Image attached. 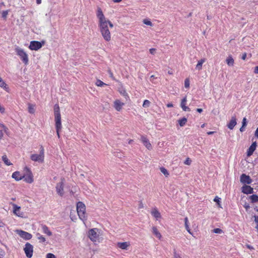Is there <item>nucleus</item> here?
<instances>
[{"mask_svg":"<svg viewBox=\"0 0 258 258\" xmlns=\"http://www.w3.org/2000/svg\"><path fill=\"white\" fill-rule=\"evenodd\" d=\"M108 25H109L110 28L113 27L112 23L109 21L99 23L101 34L103 38L107 41H109L111 39V35L108 29Z\"/></svg>","mask_w":258,"mask_h":258,"instance_id":"obj_1","label":"nucleus"},{"mask_svg":"<svg viewBox=\"0 0 258 258\" xmlns=\"http://www.w3.org/2000/svg\"><path fill=\"white\" fill-rule=\"evenodd\" d=\"M54 110L56 133L58 137L59 138V131L61 128V123L59 107L57 104L54 105Z\"/></svg>","mask_w":258,"mask_h":258,"instance_id":"obj_2","label":"nucleus"},{"mask_svg":"<svg viewBox=\"0 0 258 258\" xmlns=\"http://www.w3.org/2000/svg\"><path fill=\"white\" fill-rule=\"evenodd\" d=\"M77 211L80 219L84 222L87 219L85 204L81 202H79L77 204Z\"/></svg>","mask_w":258,"mask_h":258,"instance_id":"obj_3","label":"nucleus"},{"mask_svg":"<svg viewBox=\"0 0 258 258\" xmlns=\"http://www.w3.org/2000/svg\"><path fill=\"white\" fill-rule=\"evenodd\" d=\"M30 159L35 162L43 163L44 160V149L42 146L40 147V151L39 154H33L30 156Z\"/></svg>","mask_w":258,"mask_h":258,"instance_id":"obj_4","label":"nucleus"},{"mask_svg":"<svg viewBox=\"0 0 258 258\" xmlns=\"http://www.w3.org/2000/svg\"><path fill=\"white\" fill-rule=\"evenodd\" d=\"M15 51L17 55L20 56L23 62L25 64H27L28 62V57L27 53L24 51L23 49L18 47L15 48Z\"/></svg>","mask_w":258,"mask_h":258,"instance_id":"obj_5","label":"nucleus"},{"mask_svg":"<svg viewBox=\"0 0 258 258\" xmlns=\"http://www.w3.org/2000/svg\"><path fill=\"white\" fill-rule=\"evenodd\" d=\"M26 171V174L23 176V178H24V180L27 182L31 183L33 181V174L29 168L26 167L25 168Z\"/></svg>","mask_w":258,"mask_h":258,"instance_id":"obj_6","label":"nucleus"},{"mask_svg":"<svg viewBox=\"0 0 258 258\" xmlns=\"http://www.w3.org/2000/svg\"><path fill=\"white\" fill-rule=\"evenodd\" d=\"M24 250L27 257L31 258L32 256L33 252V246L32 244L27 242L25 244Z\"/></svg>","mask_w":258,"mask_h":258,"instance_id":"obj_7","label":"nucleus"},{"mask_svg":"<svg viewBox=\"0 0 258 258\" xmlns=\"http://www.w3.org/2000/svg\"><path fill=\"white\" fill-rule=\"evenodd\" d=\"M97 231L98 229L97 228H93L89 231L88 237L91 241L96 242L99 236Z\"/></svg>","mask_w":258,"mask_h":258,"instance_id":"obj_8","label":"nucleus"},{"mask_svg":"<svg viewBox=\"0 0 258 258\" xmlns=\"http://www.w3.org/2000/svg\"><path fill=\"white\" fill-rule=\"evenodd\" d=\"M17 233L22 238L25 239V240H29L30 239L32 235L26 231L21 230H17L16 231Z\"/></svg>","mask_w":258,"mask_h":258,"instance_id":"obj_9","label":"nucleus"},{"mask_svg":"<svg viewBox=\"0 0 258 258\" xmlns=\"http://www.w3.org/2000/svg\"><path fill=\"white\" fill-rule=\"evenodd\" d=\"M42 44L41 42L37 41H32L30 42L29 48L31 50H37L41 48Z\"/></svg>","mask_w":258,"mask_h":258,"instance_id":"obj_10","label":"nucleus"},{"mask_svg":"<svg viewBox=\"0 0 258 258\" xmlns=\"http://www.w3.org/2000/svg\"><path fill=\"white\" fill-rule=\"evenodd\" d=\"M97 17L99 19V23H101L102 22H105L106 21H108V20H107L104 17V15L103 14V12L101 9V8H98L97 9Z\"/></svg>","mask_w":258,"mask_h":258,"instance_id":"obj_11","label":"nucleus"},{"mask_svg":"<svg viewBox=\"0 0 258 258\" xmlns=\"http://www.w3.org/2000/svg\"><path fill=\"white\" fill-rule=\"evenodd\" d=\"M240 181L242 183L249 184L251 183L252 180L248 175L242 174L240 176Z\"/></svg>","mask_w":258,"mask_h":258,"instance_id":"obj_12","label":"nucleus"},{"mask_svg":"<svg viewBox=\"0 0 258 258\" xmlns=\"http://www.w3.org/2000/svg\"><path fill=\"white\" fill-rule=\"evenodd\" d=\"M56 190L57 194L60 196H62L63 195V183L61 181L57 183L56 185Z\"/></svg>","mask_w":258,"mask_h":258,"instance_id":"obj_13","label":"nucleus"},{"mask_svg":"<svg viewBox=\"0 0 258 258\" xmlns=\"http://www.w3.org/2000/svg\"><path fill=\"white\" fill-rule=\"evenodd\" d=\"M13 212L18 217H23V213L20 211V207L18 206L16 204H13Z\"/></svg>","mask_w":258,"mask_h":258,"instance_id":"obj_14","label":"nucleus"},{"mask_svg":"<svg viewBox=\"0 0 258 258\" xmlns=\"http://www.w3.org/2000/svg\"><path fill=\"white\" fill-rule=\"evenodd\" d=\"M256 147V142H254L251 145V146L249 147L247 151V156H250L252 155L253 152L255 151Z\"/></svg>","mask_w":258,"mask_h":258,"instance_id":"obj_15","label":"nucleus"},{"mask_svg":"<svg viewBox=\"0 0 258 258\" xmlns=\"http://www.w3.org/2000/svg\"><path fill=\"white\" fill-rule=\"evenodd\" d=\"M141 141L144 145L148 149L151 150L152 149V145L150 143L149 141L144 136L141 137Z\"/></svg>","mask_w":258,"mask_h":258,"instance_id":"obj_16","label":"nucleus"},{"mask_svg":"<svg viewBox=\"0 0 258 258\" xmlns=\"http://www.w3.org/2000/svg\"><path fill=\"white\" fill-rule=\"evenodd\" d=\"M41 229L42 232L45 234L47 236H50L52 235V232L50 231L48 227L45 225H41Z\"/></svg>","mask_w":258,"mask_h":258,"instance_id":"obj_17","label":"nucleus"},{"mask_svg":"<svg viewBox=\"0 0 258 258\" xmlns=\"http://www.w3.org/2000/svg\"><path fill=\"white\" fill-rule=\"evenodd\" d=\"M236 118L235 116H232L230 122L227 124L228 127L230 130H232L236 124Z\"/></svg>","mask_w":258,"mask_h":258,"instance_id":"obj_18","label":"nucleus"},{"mask_svg":"<svg viewBox=\"0 0 258 258\" xmlns=\"http://www.w3.org/2000/svg\"><path fill=\"white\" fill-rule=\"evenodd\" d=\"M186 102V98L184 97L181 100L180 106L183 110H184L185 111H189L190 110V108L188 107H187L185 106Z\"/></svg>","mask_w":258,"mask_h":258,"instance_id":"obj_19","label":"nucleus"},{"mask_svg":"<svg viewBox=\"0 0 258 258\" xmlns=\"http://www.w3.org/2000/svg\"><path fill=\"white\" fill-rule=\"evenodd\" d=\"M114 107L117 111H120L122 107L124 105V103L121 102L119 100H117L114 101Z\"/></svg>","mask_w":258,"mask_h":258,"instance_id":"obj_20","label":"nucleus"},{"mask_svg":"<svg viewBox=\"0 0 258 258\" xmlns=\"http://www.w3.org/2000/svg\"><path fill=\"white\" fill-rule=\"evenodd\" d=\"M253 188L250 186L245 185L242 187V192L246 194H251L253 192Z\"/></svg>","mask_w":258,"mask_h":258,"instance_id":"obj_21","label":"nucleus"},{"mask_svg":"<svg viewBox=\"0 0 258 258\" xmlns=\"http://www.w3.org/2000/svg\"><path fill=\"white\" fill-rule=\"evenodd\" d=\"M117 246L122 249H127V247L130 246V244L127 242H118Z\"/></svg>","mask_w":258,"mask_h":258,"instance_id":"obj_22","label":"nucleus"},{"mask_svg":"<svg viewBox=\"0 0 258 258\" xmlns=\"http://www.w3.org/2000/svg\"><path fill=\"white\" fill-rule=\"evenodd\" d=\"M12 177L17 181H19L23 178L22 176L19 171H15L12 174Z\"/></svg>","mask_w":258,"mask_h":258,"instance_id":"obj_23","label":"nucleus"},{"mask_svg":"<svg viewBox=\"0 0 258 258\" xmlns=\"http://www.w3.org/2000/svg\"><path fill=\"white\" fill-rule=\"evenodd\" d=\"M152 215L157 220L161 218L160 213L157 209H154L151 212Z\"/></svg>","mask_w":258,"mask_h":258,"instance_id":"obj_24","label":"nucleus"},{"mask_svg":"<svg viewBox=\"0 0 258 258\" xmlns=\"http://www.w3.org/2000/svg\"><path fill=\"white\" fill-rule=\"evenodd\" d=\"M226 62L229 66L232 67L234 65V60L232 56L230 55L226 58Z\"/></svg>","mask_w":258,"mask_h":258,"instance_id":"obj_25","label":"nucleus"},{"mask_svg":"<svg viewBox=\"0 0 258 258\" xmlns=\"http://www.w3.org/2000/svg\"><path fill=\"white\" fill-rule=\"evenodd\" d=\"M205 61V58H202L199 60L197 64L196 65V69L199 71L201 70L202 69V65Z\"/></svg>","mask_w":258,"mask_h":258,"instance_id":"obj_26","label":"nucleus"},{"mask_svg":"<svg viewBox=\"0 0 258 258\" xmlns=\"http://www.w3.org/2000/svg\"><path fill=\"white\" fill-rule=\"evenodd\" d=\"M152 232L155 236L159 239L161 238V235L156 227H153Z\"/></svg>","mask_w":258,"mask_h":258,"instance_id":"obj_27","label":"nucleus"},{"mask_svg":"<svg viewBox=\"0 0 258 258\" xmlns=\"http://www.w3.org/2000/svg\"><path fill=\"white\" fill-rule=\"evenodd\" d=\"M37 238L39 240L40 242H44L46 241L45 238L39 233H37L36 234Z\"/></svg>","mask_w":258,"mask_h":258,"instance_id":"obj_28","label":"nucleus"},{"mask_svg":"<svg viewBox=\"0 0 258 258\" xmlns=\"http://www.w3.org/2000/svg\"><path fill=\"white\" fill-rule=\"evenodd\" d=\"M184 224H185V227L186 230L187 231V232L190 233V234H192V233L190 231V229L189 228V225H188V220L187 217H185L184 218Z\"/></svg>","mask_w":258,"mask_h":258,"instance_id":"obj_29","label":"nucleus"},{"mask_svg":"<svg viewBox=\"0 0 258 258\" xmlns=\"http://www.w3.org/2000/svg\"><path fill=\"white\" fill-rule=\"evenodd\" d=\"M35 105L32 104H28V111L30 113L33 114L35 112Z\"/></svg>","mask_w":258,"mask_h":258,"instance_id":"obj_30","label":"nucleus"},{"mask_svg":"<svg viewBox=\"0 0 258 258\" xmlns=\"http://www.w3.org/2000/svg\"><path fill=\"white\" fill-rule=\"evenodd\" d=\"M249 199L252 203H256L258 202V196L252 195L249 197Z\"/></svg>","mask_w":258,"mask_h":258,"instance_id":"obj_31","label":"nucleus"},{"mask_svg":"<svg viewBox=\"0 0 258 258\" xmlns=\"http://www.w3.org/2000/svg\"><path fill=\"white\" fill-rule=\"evenodd\" d=\"M178 121L180 126H183L187 122V119L185 117H183L179 119Z\"/></svg>","mask_w":258,"mask_h":258,"instance_id":"obj_32","label":"nucleus"},{"mask_svg":"<svg viewBox=\"0 0 258 258\" xmlns=\"http://www.w3.org/2000/svg\"><path fill=\"white\" fill-rule=\"evenodd\" d=\"M2 159L4 162L7 165H12V163L9 161V159H8L6 155H4L2 157Z\"/></svg>","mask_w":258,"mask_h":258,"instance_id":"obj_33","label":"nucleus"},{"mask_svg":"<svg viewBox=\"0 0 258 258\" xmlns=\"http://www.w3.org/2000/svg\"><path fill=\"white\" fill-rule=\"evenodd\" d=\"M161 172L166 176L167 177L169 175V173L167 169L164 167H161L160 168Z\"/></svg>","mask_w":258,"mask_h":258,"instance_id":"obj_34","label":"nucleus"},{"mask_svg":"<svg viewBox=\"0 0 258 258\" xmlns=\"http://www.w3.org/2000/svg\"><path fill=\"white\" fill-rule=\"evenodd\" d=\"M95 84L97 86L99 87H103L104 86L107 85L105 83H103L100 80H97Z\"/></svg>","mask_w":258,"mask_h":258,"instance_id":"obj_35","label":"nucleus"},{"mask_svg":"<svg viewBox=\"0 0 258 258\" xmlns=\"http://www.w3.org/2000/svg\"><path fill=\"white\" fill-rule=\"evenodd\" d=\"M0 87L4 89H7V84L5 83L4 81L0 77Z\"/></svg>","mask_w":258,"mask_h":258,"instance_id":"obj_36","label":"nucleus"},{"mask_svg":"<svg viewBox=\"0 0 258 258\" xmlns=\"http://www.w3.org/2000/svg\"><path fill=\"white\" fill-rule=\"evenodd\" d=\"M143 22L145 24L147 25L150 26H152L153 25L152 23L149 19H144Z\"/></svg>","mask_w":258,"mask_h":258,"instance_id":"obj_37","label":"nucleus"},{"mask_svg":"<svg viewBox=\"0 0 258 258\" xmlns=\"http://www.w3.org/2000/svg\"><path fill=\"white\" fill-rule=\"evenodd\" d=\"M150 104V102L148 100H145L144 101L143 106L144 107H148L149 106Z\"/></svg>","mask_w":258,"mask_h":258,"instance_id":"obj_38","label":"nucleus"},{"mask_svg":"<svg viewBox=\"0 0 258 258\" xmlns=\"http://www.w3.org/2000/svg\"><path fill=\"white\" fill-rule=\"evenodd\" d=\"M173 257L174 258H181L180 254L178 253L175 249L173 250Z\"/></svg>","mask_w":258,"mask_h":258,"instance_id":"obj_39","label":"nucleus"},{"mask_svg":"<svg viewBox=\"0 0 258 258\" xmlns=\"http://www.w3.org/2000/svg\"><path fill=\"white\" fill-rule=\"evenodd\" d=\"M213 232L215 233L220 234L223 232V231L220 228H215L213 230Z\"/></svg>","mask_w":258,"mask_h":258,"instance_id":"obj_40","label":"nucleus"},{"mask_svg":"<svg viewBox=\"0 0 258 258\" xmlns=\"http://www.w3.org/2000/svg\"><path fill=\"white\" fill-rule=\"evenodd\" d=\"M184 87L186 88L189 87V81L188 79H185L184 81Z\"/></svg>","mask_w":258,"mask_h":258,"instance_id":"obj_41","label":"nucleus"},{"mask_svg":"<svg viewBox=\"0 0 258 258\" xmlns=\"http://www.w3.org/2000/svg\"><path fill=\"white\" fill-rule=\"evenodd\" d=\"M191 163V160L189 158H186V159L184 162V163L185 165H190Z\"/></svg>","mask_w":258,"mask_h":258,"instance_id":"obj_42","label":"nucleus"},{"mask_svg":"<svg viewBox=\"0 0 258 258\" xmlns=\"http://www.w3.org/2000/svg\"><path fill=\"white\" fill-rule=\"evenodd\" d=\"M46 258H56L55 256L51 253H48L46 255Z\"/></svg>","mask_w":258,"mask_h":258,"instance_id":"obj_43","label":"nucleus"},{"mask_svg":"<svg viewBox=\"0 0 258 258\" xmlns=\"http://www.w3.org/2000/svg\"><path fill=\"white\" fill-rule=\"evenodd\" d=\"M8 14V12L7 11H3L2 13V17L6 18L7 17Z\"/></svg>","mask_w":258,"mask_h":258,"instance_id":"obj_44","label":"nucleus"},{"mask_svg":"<svg viewBox=\"0 0 258 258\" xmlns=\"http://www.w3.org/2000/svg\"><path fill=\"white\" fill-rule=\"evenodd\" d=\"M214 202H216L219 205H220V198L218 197H216L214 200Z\"/></svg>","mask_w":258,"mask_h":258,"instance_id":"obj_45","label":"nucleus"},{"mask_svg":"<svg viewBox=\"0 0 258 258\" xmlns=\"http://www.w3.org/2000/svg\"><path fill=\"white\" fill-rule=\"evenodd\" d=\"M242 123V125H243V126H246V124H247V121H246V119L245 117H244L243 118Z\"/></svg>","mask_w":258,"mask_h":258,"instance_id":"obj_46","label":"nucleus"},{"mask_svg":"<svg viewBox=\"0 0 258 258\" xmlns=\"http://www.w3.org/2000/svg\"><path fill=\"white\" fill-rule=\"evenodd\" d=\"M149 51H150L151 54H154L155 52H156V49H155V48H151V49H150Z\"/></svg>","mask_w":258,"mask_h":258,"instance_id":"obj_47","label":"nucleus"},{"mask_svg":"<svg viewBox=\"0 0 258 258\" xmlns=\"http://www.w3.org/2000/svg\"><path fill=\"white\" fill-rule=\"evenodd\" d=\"M5 110L4 107L0 104V112L2 113H4L5 112Z\"/></svg>","mask_w":258,"mask_h":258,"instance_id":"obj_48","label":"nucleus"},{"mask_svg":"<svg viewBox=\"0 0 258 258\" xmlns=\"http://www.w3.org/2000/svg\"><path fill=\"white\" fill-rule=\"evenodd\" d=\"M0 126L4 129L6 133L7 132L8 128L3 124L0 123Z\"/></svg>","mask_w":258,"mask_h":258,"instance_id":"obj_49","label":"nucleus"},{"mask_svg":"<svg viewBox=\"0 0 258 258\" xmlns=\"http://www.w3.org/2000/svg\"><path fill=\"white\" fill-rule=\"evenodd\" d=\"M246 57V53H244L242 54V55L241 56V59L243 60H245Z\"/></svg>","mask_w":258,"mask_h":258,"instance_id":"obj_50","label":"nucleus"},{"mask_svg":"<svg viewBox=\"0 0 258 258\" xmlns=\"http://www.w3.org/2000/svg\"><path fill=\"white\" fill-rule=\"evenodd\" d=\"M254 73L256 74H258V66L255 67Z\"/></svg>","mask_w":258,"mask_h":258,"instance_id":"obj_51","label":"nucleus"},{"mask_svg":"<svg viewBox=\"0 0 258 258\" xmlns=\"http://www.w3.org/2000/svg\"><path fill=\"white\" fill-rule=\"evenodd\" d=\"M254 135L258 139V127L256 128Z\"/></svg>","mask_w":258,"mask_h":258,"instance_id":"obj_52","label":"nucleus"},{"mask_svg":"<svg viewBox=\"0 0 258 258\" xmlns=\"http://www.w3.org/2000/svg\"><path fill=\"white\" fill-rule=\"evenodd\" d=\"M5 226V224L3 222V221L0 219V227H3Z\"/></svg>","mask_w":258,"mask_h":258,"instance_id":"obj_53","label":"nucleus"},{"mask_svg":"<svg viewBox=\"0 0 258 258\" xmlns=\"http://www.w3.org/2000/svg\"><path fill=\"white\" fill-rule=\"evenodd\" d=\"M245 126H243V125H242V126L240 128V131L241 132H243L245 130Z\"/></svg>","mask_w":258,"mask_h":258,"instance_id":"obj_54","label":"nucleus"},{"mask_svg":"<svg viewBox=\"0 0 258 258\" xmlns=\"http://www.w3.org/2000/svg\"><path fill=\"white\" fill-rule=\"evenodd\" d=\"M4 134L3 132L1 130L0 131V139H1L3 137Z\"/></svg>","mask_w":258,"mask_h":258,"instance_id":"obj_55","label":"nucleus"},{"mask_svg":"<svg viewBox=\"0 0 258 258\" xmlns=\"http://www.w3.org/2000/svg\"><path fill=\"white\" fill-rule=\"evenodd\" d=\"M167 107L168 108L173 107V104L172 103H168L167 104Z\"/></svg>","mask_w":258,"mask_h":258,"instance_id":"obj_56","label":"nucleus"},{"mask_svg":"<svg viewBox=\"0 0 258 258\" xmlns=\"http://www.w3.org/2000/svg\"><path fill=\"white\" fill-rule=\"evenodd\" d=\"M197 111L199 113H201L203 111V109L202 108H198Z\"/></svg>","mask_w":258,"mask_h":258,"instance_id":"obj_57","label":"nucleus"},{"mask_svg":"<svg viewBox=\"0 0 258 258\" xmlns=\"http://www.w3.org/2000/svg\"><path fill=\"white\" fill-rule=\"evenodd\" d=\"M122 0H112V1L115 3H119L120 2H121Z\"/></svg>","mask_w":258,"mask_h":258,"instance_id":"obj_58","label":"nucleus"},{"mask_svg":"<svg viewBox=\"0 0 258 258\" xmlns=\"http://www.w3.org/2000/svg\"><path fill=\"white\" fill-rule=\"evenodd\" d=\"M4 257V254L3 252L2 251H0V258H3Z\"/></svg>","mask_w":258,"mask_h":258,"instance_id":"obj_59","label":"nucleus"},{"mask_svg":"<svg viewBox=\"0 0 258 258\" xmlns=\"http://www.w3.org/2000/svg\"><path fill=\"white\" fill-rule=\"evenodd\" d=\"M36 3L38 5H39L41 3V0H36Z\"/></svg>","mask_w":258,"mask_h":258,"instance_id":"obj_60","label":"nucleus"},{"mask_svg":"<svg viewBox=\"0 0 258 258\" xmlns=\"http://www.w3.org/2000/svg\"><path fill=\"white\" fill-rule=\"evenodd\" d=\"M214 133V132H209L207 133V134H208V135H210L213 134Z\"/></svg>","mask_w":258,"mask_h":258,"instance_id":"obj_61","label":"nucleus"},{"mask_svg":"<svg viewBox=\"0 0 258 258\" xmlns=\"http://www.w3.org/2000/svg\"><path fill=\"white\" fill-rule=\"evenodd\" d=\"M247 247L249 249H253V247L251 246H250V245H247Z\"/></svg>","mask_w":258,"mask_h":258,"instance_id":"obj_62","label":"nucleus"},{"mask_svg":"<svg viewBox=\"0 0 258 258\" xmlns=\"http://www.w3.org/2000/svg\"><path fill=\"white\" fill-rule=\"evenodd\" d=\"M201 127L202 128L204 127H205V124H203L202 125H201Z\"/></svg>","mask_w":258,"mask_h":258,"instance_id":"obj_63","label":"nucleus"},{"mask_svg":"<svg viewBox=\"0 0 258 258\" xmlns=\"http://www.w3.org/2000/svg\"><path fill=\"white\" fill-rule=\"evenodd\" d=\"M3 5V4H0V9L2 8V7Z\"/></svg>","mask_w":258,"mask_h":258,"instance_id":"obj_64","label":"nucleus"}]
</instances>
